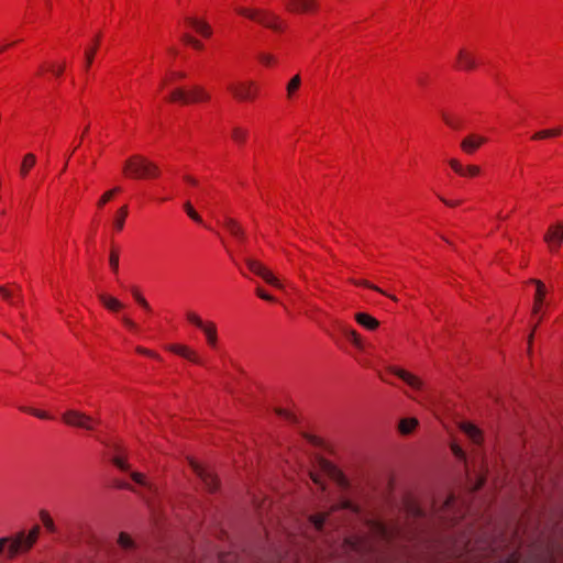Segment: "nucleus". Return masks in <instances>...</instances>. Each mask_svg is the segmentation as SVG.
<instances>
[{"label": "nucleus", "mask_w": 563, "mask_h": 563, "mask_svg": "<svg viewBox=\"0 0 563 563\" xmlns=\"http://www.w3.org/2000/svg\"><path fill=\"white\" fill-rule=\"evenodd\" d=\"M41 527L33 526L29 532L19 531L10 537L0 538V556L9 561L27 554L38 541Z\"/></svg>", "instance_id": "nucleus-1"}, {"label": "nucleus", "mask_w": 563, "mask_h": 563, "mask_svg": "<svg viewBox=\"0 0 563 563\" xmlns=\"http://www.w3.org/2000/svg\"><path fill=\"white\" fill-rule=\"evenodd\" d=\"M234 12L275 34H284L289 29L287 21L269 9L238 5L234 8Z\"/></svg>", "instance_id": "nucleus-2"}, {"label": "nucleus", "mask_w": 563, "mask_h": 563, "mask_svg": "<svg viewBox=\"0 0 563 563\" xmlns=\"http://www.w3.org/2000/svg\"><path fill=\"white\" fill-rule=\"evenodd\" d=\"M165 101L179 107L206 106L212 101L211 91L203 85L178 86L169 91Z\"/></svg>", "instance_id": "nucleus-3"}, {"label": "nucleus", "mask_w": 563, "mask_h": 563, "mask_svg": "<svg viewBox=\"0 0 563 563\" xmlns=\"http://www.w3.org/2000/svg\"><path fill=\"white\" fill-rule=\"evenodd\" d=\"M122 175L134 180H156L161 178L162 169L146 156L135 154L125 159Z\"/></svg>", "instance_id": "nucleus-4"}, {"label": "nucleus", "mask_w": 563, "mask_h": 563, "mask_svg": "<svg viewBox=\"0 0 563 563\" xmlns=\"http://www.w3.org/2000/svg\"><path fill=\"white\" fill-rule=\"evenodd\" d=\"M225 91L235 103L252 104L261 98L262 88L254 79H238L228 82Z\"/></svg>", "instance_id": "nucleus-5"}, {"label": "nucleus", "mask_w": 563, "mask_h": 563, "mask_svg": "<svg viewBox=\"0 0 563 563\" xmlns=\"http://www.w3.org/2000/svg\"><path fill=\"white\" fill-rule=\"evenodd\" d=\"M186 321L199 329L205 338L206 343L211 350H217L219 346V336L217 324L211 320H202V318L195 311L189 310L185 313Z\"/></svg>", "instance_id": "nucleus-6"}, {"label": "nucleus", "mask_w": 563, "mask_h": 563, "mask_svg": "<svg viewBox=\"0 0 563 563\" xmlns=\"http://www.w3.org/2000/svg\"><path fill=\"white\" fill-rule=\"evenodd\" d=\"M62 421L68 427L93 431L100 426V420L82 411L70 409L62 415Z\"/></svg>", "instance_id": "nucleus-7"}, {"label": "nucleus", "mask_w": 563, "mask_h": 563, "mask_svg": "<svg viewBox=\"0 0 563 563\" xmlns=\"http://www.w3.org/2000/svg\"><path fill=\"white\" fill-rule=\"evenodd\" d=\"M369 534L373 538L390 541L397 537L413 539L415 534L407 528H388L380 521L369 520L367 521Z\"/></svg>", "instance_id": "nucleus-8"}, {"label": "nucleus", "mask_w": 563, "mask_h": 563, "mask_svg": "<svg viewBox=\"0 0 563 563\" xmlns=\"http://www.w3.org/2000/svg\"><path fill=\"white\" fill-rule=\"evenodd\" d=\"M481 66L476 49L472 46H462L454 58L453 68L457 71L472 73Z\"/></svg>", "instance_id": "nucleus-9"}, {"label": "nucleus", "mask_w": 563, "mask_h": 563, "mask_svg": "<svg viewBox=\"0 0 563 563\" xmlns=\"http://www.w3.org/2000/svg\"><path fill=\"white\" fill-rule=\"evenodd\" d=\"M285 11L290 15L316 16L321 11L319 0H284Z\"/></svg>", "instance_id": "nucleus-10"}, {"label": "nucleus", "mask_w": 563, "mask_h": 563, "mask_svg": "<svg viewBox=\"0 0 563 563\" xmlns=\"http://www.w3.org/2000/svg\"><path fill=\"white\" fill-rule=\"evenodd\" d=\"M543 242L550 254H558L563 244V221H555L551 223L544 234Z\"/></svg>", "instance_id": "nucleus-11"}, {"label": "nucleus", "mask_w": 563, "mask_h": 563, "mask_svg": "<svg viewBox=\"0 0 563 563\" xmlns=\"http://www.w3.org/2000/svg\"><path fill=\"white\" fill-rule=\"evenodd\" d=\"M192 472L200 478L208 492H214L219 487L217 475L208 467H205L194 459H188Z\"/></svg>", "instance_id": "nucleus-12"}, {"label": "nucleus", "mask_w": 563, "mask_h": 563, "mask_svg": "<svg viewBox=\"0 0 563 563\" xmlns=\"http://www.w3.org/2000/svg\"><path fill=\"white\" fill-rule=\"evenodd\" d=\"M165 350L195 365H203V360L199 352L187 344L170 343L165 345Z\"/></svg>", "instance_id": "nucleus-13"}, {"label": "nucleus", "mask_w": 563, "mask_h": 563, "mask_svg": "<svg viewBox=\"0 0 563 563\" xmlns=\"http://www.w3.org/2000/svg\"><path fill=\"white\" fill-rule=\"evenodd\" d=\"M251 137V130L242 124H234L229 130V139L232 145L239 150L246 147Z\"/></svg>", "instance_id": "nucleus-14"}, {"label": "nucleus", "mask_w": 563, "mask_h": 563, "mask_svg": "<svg viewBox=\"0 0 563 563\" xmlns=\"http://www.w3.org/2000/svg\"><path fill=\"white\" fill-rule=\"evenodd\" d=\"M319 466L331 479H333L340 487L347 488L350 483L344 473L338 468L333 463L328 460H320Z\"/></svg>", "instance_id": "nucleus-15"}, {"label": "nucleus", "mask_w": 563, "mask_h": 563, "mask_svg": "<svg viewBox=\"0 0 563 563\" xmlns=\"http://www.w3.org/2000/svg\"><path fill=\"white\" fill-rule=\"evenodd\" d=\"M528 283L533 284L536 286V294H534L533 306H532V316H538L543 310L544 299L547 297L548 289H547L545 284L540 279L532 278Z\"/></svg>", "instance_id": "nucleus-16"}, {"label": "nucleus", "mask_w": 563, "mask_h": 563, "mask_svg": "<svg viewBox=\"0 0 563 563\" xmlns=\"http://www.w3.org/2000/svg\"><path fill=\"white\" fill-rule=\"evenodd\" d=\"M488 142L486 136L481 134H468L461 141V150L468 155L474 154L477 150H479L484 144Z\"/></svg>", "instance_id": "nucleus-17"}, {"label": "nucleus", "mask_w": 563, "mask_h": 563, "mask_svg": "<svg viewBox=\"0 0 563 563\" xmlns=\"http://www.w3.org/2000/svg\"><path fill=\"white\" fill-rule=\"evenodd\" d=\"M185 24L203 38H210L213 34L212 26L205 19L188 16L185 19Z\"/></svg>", "instance_id": "nucleus-18"}, {"label": "nucleus", "mask_w": 563, "mask_h": 563, "mask_svg": "<svg viewBox=\"0 0 563 563\" xmlns=\"http://www.w3.org/2000/svg\"><path fill=\"white\" fill-rule=\"evenodd\" d=\"M389 372L415 390H420L423 386L421 378L407 369L394 366L389 368Z\"/></svg>", "instance_id": "nucleus-19"}, {"label": "nucleus", "mask_w": 563, "mask_h": 563, "mask_svg": "<svg viewBox=\"0 0 563 563\" xmlns=\"http://www.w3.org/2000/svg\"><path fill=\"white\" fill-rule=\"evenodd\" d=\"M66 69L65 60H46L43 62L37 70V76H44L46 74L53 75L55 78L63 76Z\"/></svg>", "instance_id": "nucleus-20"}, {"label": "nucleus", "mask_w": 563, "mask_h": 563, "mask_svg": "<svg viewBox=\"0 0 563 563\" xmlns=\"http://www.w3.org/2000/svg\"><path fill=\"white\" fill-rule=\"evenodd\" d=\"M404 508L408 519H412L413 521L420 519L422 517V510L420 509L418 500L411 496L407 495L404 498Z\"/></svg>", "instance_id": "nucleus-21"}, {"label": "nucleus", "mask_w": 563, "mask_h": 563, "mask_svg": "<svg viewBox=\"0 0 563 563\" xmlns=\"http://www.w3.org/2000/svg\"><path fill=\"white\" fill-rule=\"evenodd\" d=\"M98 298L102 306L111 312H120L124 309V303L109 294H100Z\"/></svg>", "instance_id": "nucleus-22"}, {"label": "nucleus", "mask_w": 563, "mask_h": 563, "mask_svg": "<svg viewBox=\"0 0 563 563\" xmlns=\"http://www.w3.org/2000/svg\"><path fill=\"white\" fill-rule=\"evenodd\" d=\"M461 430L472 440L475 444H481L484 440L483 432L475 424L471 422H463Z\"/></svg>", "instance_id": "nucleus-23"}, {"label": "nucleus", "mask_w": 563, "mask_h": 563, "mask_svg": "<svg viewBox=\"0 0 563 563\" xmlns=\"http://www.w3.org/2000/svg\"><path fill=\"white\" fill-rule=\"evenodd\" d=\"M100 46V36L97 35L90 45L85 49V69L88 71L95 60L96 54Z\"/></svg>", "instance_id": "nucleus-24"}, {"label": "nucleus", "mask_w": 563, "mask_h": 563, "mask_svg": "<svg viewBox=\"0 0 563 563\" xmlns=\"http://www.w3.org/2000/svg\"><path fill=\"white\" fill-rule=\"evenodd\" d=\"M355 321L367 330L375 331L379 327V321L366 312H357Z\"/></svg>", "instance_id": "nucleus-25"}, {"label": "nucleus", "mask_w": 563, "mask_h": 563, "mask_svg": "<svg viewBox=\"0 0 563 563\" xmlns=\"http://www.w3.org/2000/svg\"><path fill=\"white\" fill-rule=\"evenodd\" d=\"M128 216H129L128 205H123L115 211V214H114V218L112 221V228L115 232H121L123 230Z\"/></svg>", "instance_id": "nucleus-26"}, {"label": "nucleus", "mask_w": 563, "mask_h": 563, "mask_svg": "<svg viewBox=\"0 0 563 563\" xmlns=\"http://www.w3.org/2000/svg\"><path fill=\"white\" fill-rule=\"evenodd\" d=\"M35 164H36V156L33 153L25 154L23 156L21 165H20V170H19L20 177L23 179L26 178L27 175L30 174L31 169L35 166Z\"/></svg>", "instance_id": "nucleus-27"}, {"label": "nucleus", "mask_w": 563, "mask_h": 563, "mask_svg": "<svg viewBox=\"0 0 563 563\" xmlns=\"http://www.w3.org/2000/svg\"><path fill=\"white\" fill-rule=\"evenodd\" d=\"M562 133H563V129L558 126V128H553V129H545V130L538 131L532 135L531 139L534 141H540V140H545V139H554V137L561 136Z\"/></svg>", "instance_id": "nucleus-28"}, {"label": "nucleus", "mask_w": 563, "mask_h": 563, "mask_svg": "<svg viewBox=\"0 0 563 563\" xmlns=\"http://www.w3.org/2000/svg\"><path fill=\"white\" fill-rule=\"evenodd\" d=\"M342 333L357 350L364 349L363 339L360 335V333L356 332V330L351 328H344L342 330Z\"/></svg>", "instance_id": "nucleus-29"}, {"label": "nucleus", "mask_w": 563, "mask_h": 563, "mask_svg": "<svg viewBox=\"0 0 563 563\" xmlns=\"http://www.w3.org/2000/svg\"><path fill=\"white\" fill-rule=\"evenodd\" d=\"M224 228L228 232L238 240L244 239V231L240 223L234 219H227L224 222Z\"/></svg>", "instance_id": "nucleus-30"}, {"label": "nucleus", "mask_w": 563, "mask_h": 563, "mask_svg": "<svg viewBox=\"0 0 563 563\" xmlns=\"http://www.w3.org/2000/svg\"><path fill=\"white\" fill-rule=\"evenodd\" d=\"M343 509H349V510H351L354 514H360V511H361L360 506L354 504V503H352L349 499H343V500L332 505L329 510L332 514V512H335V511H339V510H343Z\"/></svg>", "instance_id": "nucleus-31"}, {"label": "nucleus", "mask_w": 563, "mask_h": 563, "mask_svg": "<svg viewBox=\"0 0 563 563\" xmlns=\"http://www.w3.org/2000/svg\"><path fill=\"white\" fill-rule=\"evenodd\" d=\"M301 87V77L300 75H295L287 84L286 91H287V99L292 100L297 92L299 91Z\"/></svg>", "instance_id": "nucleus-32"}, {"label": "nucleus", "mask_w": 563, "mask_h": 563, "mask_svg": "<svg viewBox=\"0 0 563 563\" xmlns=\"http://www.w3.org/2000/svg\"><path fill=\"white\" fill-rule=\"evenodd\" d=\"M256 59L266 68H274L278 65V58L272 53L262 52L257 55Z\"/></svg>", "instance_id": "nucleus-33"}, {"label": "nucleus", "mask_w": 563, "mask_h": 563, "mask_svg": "<svg viewBox=\"0 0 563 563\" xmlns=\"http://www.w3.org/2000/svg\"><path fill=\"white\" fill-rule=\"evenodd\" d=\"M418 426L416 418H404L399 421L398 430L401 434H410Z\"/></svg>", "instance_id": "nucleus-34"}, {"label": "nucleus", "mask_w": 563, "mask_h": 563, "mask_svg": "<svg viewBox=\"0 0 563 563\" xmlns=\"http://www.w3.org/2000/svg\"><path fill=\"white\" fill-rule=\"evenodd\" d=\"M345 543L350 545L352 550L357 552L367 551V539L361 537H351L345 539Z\"/></svg>", "instance_id": "nucleus-35"}, {"label": "nucleus", "mask_w": 563, "mask_h": 563, "mask_svg": "<svg viewBox=\"0 0 563 563\" xmlns=\"http://www.w3.org/2000/svg\"><path fill=\"white\" fill-rule=\"evenodd\" d=\"M20 410L42 420H53L54 417L46 410L34 407H20Z\"/></svg>", "instance_id": "nucleus-36"}, {"label": "nucleus", "mask_w": 563, "mask_h": 563, "mask_svg": "<svg viewBox=\"0 0 563 563\" xmlns=\"http://www.w3.org/2000/svg\"><path fill=\"white\" fill-rule=\"evenodd\" d=\"M122 191L120 186L113 187L110 190H107L98 200L97 207L98 209H102L109 201H111L118 194Z\"/></svg>", "instance_id": "nucleus-37"}, {"label": "nucleus", "mask_w": 563, "mask_h": 563, "mask_svg": "<svg viewBox=\"0 0 563 563\" xmlns=\"http://www.w3.org/2000/svg\"><path fill=\"white\" fill-rule=\"evenodd\" d=\"M38 516H40L41 522L43 523L44 528L49 533L56 532V527H55L54 520L47 510L42 509L40 511Z\"/></svg>", "instance_id": "nucleus-38"}, {"label": "nucleus", "mask_w": 563, "mask_h": 563, "mask_svg": "<svg viewBox=\"0 0 563 563\" xmlns=\"http://www.w3.org/2000/svg\"><path fill=\"white\" fill-rule=\"evenodd\" d=\"M246 266L253 274L260 276L261 278L265 271L268 268L262 262L252 258L246 260Z\"/></svg>", "instance_id": "nucleus-39"}, {"label": "nucleus", "mask_w": 563, "mask_h": 563, "mask_svg": "<svg viewBox=\"0 0 563 563\" xmlns=\"http://www.w3.org/2000/svg\"><path fill=\"white\" fill-rule=\"evenodd\" d=\"M246 266L253 274L260 276L261 278L265 271L268 268L262 262L252 258L246 260Z\"/></svg>", "instance_id": "nucleus-40"}, {"label": "nucleus", "mask_w": 563, "mask_h": 563, "mask_svg": "<svg viewBox=\"0 0 563 563\" xmlns=\"http://www.w3.org/2000/svg\"><path fill=\"white\" fill-rule=\"evenodd\" d=\"M181 42L185 45L192 47L195 51L201 52L205 49V44L191 34H184L181 37Z\"/></svg>", "instance_id": "nucleus-41"}, {"label": "nucleus", "mask_w": 563, "mask_h": 563, "mask_svg": "<svg viewBox=\"0 0 563 563\" xmlns=\"http://www.w3.org/2000/svg\"><path fill=\"white\" fill-rule=\"evenodd\" d=\"M119 258L120 251L117 246H111L110 255H109V265L114 274L119 271Z\"/></svg>", "instance_id": "nucleus-42"}, {"label": "nucleus", "mask_w": 563, "mask_h": 563, "mask_svg": "<svg viewBox=\"0 0 563 563\" xmlns=\"http://www.w3.org/2000/svg\"><path fill=\"white\" fill-rule=\"evenodd\" d=\"M481 174H482V168L478 165L470 164V165L464 166L463 174L461 175V177L476 178V177L481 176Z\"/></svg>", "instance_id": "nucleus-43"}, {"label": "nucleus", "mask_w": 563, "mask_h": 563, "mask_svg": "<svg viewBox=\"0 0 563 563\" xmlns=\"http://www.w3.org/2000/svg\"><path fill=\"white\" fill-rule=\"evenodd\" d=\"M330 514H331L330 510L327 512L314 514V515L310 516L309 519L313 523V526L316 527L317 530H321L325 520L330 516Z\"/></svg>", "instance_id": "nucleus-44"}, {"label": "nucleus", "mask_w": 563, "mask_h": 563, "mask_svg": "<svg viewBox=\"0 0 563 563\" xmlns=\"http://www.w3.org/2000/svg\"><path fill=\"white\" fill-rule=\"evenodd\" d=\"M131 294L133 296V298L135 299V301L144 309L146 310L147 312H151V307L147 302V300L143 297V295L141 294L140 289L137 287H132L131 289Z\"/></svg>", "instance_id": "nucleus-45"}, {"label": "nucleus", "mask_w": 563, "mask_h": 563, "mask_svg": "<svg viewBox=\"0 0 563 563\" xmlns=\"http://www.w3.org/2000/svg\"><path fill=\"white\" fill-rule=\"evenodd\" d=\"M135 353L139 354V355L146 356L148 358L158 361V362L162 361L161 355L156 351L147 349V347H144V346H141V345H137L135 347Z\"/></svg>", "instance_id": "nucleus-46"}, {"label": "nucleus", "mask_w": 563, "mask_h": 563, "mask_svg": "<svg viewBox=\"0 0 563 563\" xmlns=\"http://www.w3.org/2000/svg\"><path fill=\"white\" fill-rule=\"evenodd\" d=\"M184 210L185 212L187 213V216L192 220L195 221L196 223H202V218L200 217V214L196 211V209L194 208V206L191 205L190 201H186L184 203Z\"/></svg>", "instance_id": "nucleus-47"}, {"label": "nucleus", "mask_w": 563, "mask_h": 563, "mask_svg": "<svg viewBox=\"0 0 563 563\" xmlns=\"http://www.w3.org/2000/svg\"><path fill=\"white\" fill-rule=\"evenodd\" d=\"M262 278L271 286L273 287H276L278 289H282L283 288V285L282 283L279 282V279L273 274V272L267 268L264 273V275L262 276Z\"/></svg>", "instance_id": "nucleus-48"}, {"label": "nucleus", "mask_w": 563, "mask_h": 563, "mask_svg": "<svg viewBox=\"0 0 563 563\" xmlns=\"http://www.w3.org/2000/svg\"><path fill=\"white\" fill-rule=\"evenodd\" d=\"M262 278L271 286L273 287H276L278 289H282L283 288V285L282 283L279 282V279L273 274V272L267 268L264 273V275L262 276Z\"/></svg>", "instance_id": "nucleus-49"}, {"label": "nucleus", "mask_w": 563, "mask_h": 563, "mask_svg": "<svg viewBox=\"0 0 563 563\" xmlns=\"http://www.w3.org/2000/svg\"><path fill=\"white\" fill-rule=\"evenodd\" d=\"M131 478L141 486L147 487L148 489L153 488V485L150 482H147L146 476L143 473L132 472Z\"/></svg>", "instance_id": "nucleus-50"}, {"label": "nucleus", "mask_w": 563, "mask_h": 563, "mask_svg": "<svg viewBox=\"0 0 563 563\" xmlns=\"http://www.w3.org/2000/svg\"><path fill=\"white\" fill-rule=\"evenodd\" d=\"M437 198L448 208L454 209L462 206L463 200L461 199H446L444 196L437 194Z\"/></svg>", "instance_id": "nucleus-51"}, {"label": "nucleus", "mask_w": 563, "mask_h": 563, "mask_svg": "<svg viewBox=\"0 0 563 563\" xmlns=\"http://www.w3.org/2000/svg\"><path fill=\"white\" fill-rule=\"evenodd\" d=\"M121 321H122L123 325L129 331H131L133 333H139L140 332V325L134 320H132L129 316H123L121 318Z\"/></svg>", "instance_id": "nucleus-52"}, {"label": "nucleus", "mask_w": 563, "mask_h": 563, "mask_svg": "<svg viewBox=\"0 0 563 563\" xmlns=\"http://www.w3.org/2000/svg\"><path fill=\"white\" fill-rule=\"evenodd\" d=\"M0 297L4 301L12 303L14 298V289L7 286H0Z\"/></svg>", "instance_id": "nucleus-53"}, {"label": "nucleus", "mask_w": 563, "mask_h": 563, "mask_svg": "<svg viewBox=\"0 0 563 563\" xmlns=\"http://www.w3.org/2000/svg\"><path fill=\"white\" fill-rule=\"evenodd\" d=\"M448 164L450 166V168L457 175L461 177V175L463 174V169H464V164H462V162L457 158H450L448 161Z\"/></svg>", "instance_id": "nucleus-54"}, {"label": "nucleus", "mask_w": 563, "mask_h": 563, "mask_svg": "<svg viewBox=\"0 0 563 563\" xmlns=\"http://www.w3.org/2000/svg\"><path fill=\"white\" fill-rule=\"evenodd\" d=\"M118 543L120 544L121 548L129 549L133 545V540L130 537V534L121 532L118 538Z\"/></svg>", "instance_id": "nucleus-55"}, {"label": "nucleus", "mask_w": 563, "mask_h": 563, "mask_svg": "<svg viewBox=\"0 0 563 563\" xmlns=\"http://www.w3.org/2000/svg\"><path fill=\"white\" fill-rule=\"evenodd\" d=\"M256 295L263 300H266L269 302H277L276 297L269 295L264 288H261V287L256 288Z\"/></svg>", "instance_id": "nucleus-56"}, {"label": "nucleus", "mask_w": 563, "mask_h": 563, "mask_svg": "<svg viewBox=\"0 0 563 563\" xmlns=\"http://www.w3.org/2000/svg\"><path fill=\"white\" fill-rule=\"evenodd\" d=\"M113 463L121 471H128L130 468L128 461L122 456H115Z\"/></svg>", "instance_id": "nucleus-57"}, {"label": "nucleus", "mask_w": 563, "mask_h": 563, "mask_svg": "<svg viewBox=\"0 0 563 563\" xmlns=\"http://www.w3.org/2000/svg\"><path fill=\"white\" fill-rule=\"evenodd\" d=\"M310 478L314 484L319 485L321 489L325 488L324 481L320 474L316 472H310Z\"/></svg>", "instance_id": "nucleus-58"}, {"label": "nucleus", "mask_w": 563, "mask_h": 563, "mask_svg": "<svg viewBox=\"0 0 563 563\" xmlns=\"http://www.w3.org/2000/svg\"><path fill=\"white\" fill-rule=\"evenodd\" d=\"M451 450L454 456H456L457 459H465V453L460 445L453 443L451 444Z\"/></svg>", "instance_id": "nucleus-59"}, {"label": "nucleus", "mask_w": 563, "mask_h": 563, "mask_svg": "<svg viewBox=\"0 0 563 563\" xmlns=\"http://www.w3.org/2000/svg\"><path fill=\"white\" fill-rule=\"evenodd\" d=\"M183 179L189 186H194L195 187L198 184L197 179L194 176H191V175H185Z\"/></svg>", "instance_id": "nucleus-60"}, {"label": "nucleus", "mask_w": 563, "mask_h": 563, "mask_svg": "<svg viewBox=\"0 0 563 563\" xmlns=\"http://www.w3.org/2000/svg\"><path fill=\"white\" fill-rule=\"evenodd\" d=\"M485 476L484 475H481L476 482V484L474 485V487L472 488V490H478L483 487V485L485 484Z\"/></svg>", "instance_id": "nucleus-61"}, {"label": "nucleus", "mask_w": 563, "mask_h": 563, "mask_svg": "<svg viewBox=\"0 0 563 563\" xmlns=\"http://www.w3.org/2000/svg\"><path fill=\"white\" fill-rule=\"evenodd\" d=\"M454 496H449L443 505V511H446L454 504Z\"/></svg>", "instance_id": "nucleus-62"}, {"label": "nucleus", "mask_w": 563, "mask_h": 563, "mask_svg": "<svg viewBox=\"0 0 563 563\" xmlns=\"http://www.w3.org/2000/svg\"><path fill=\"white\" fill-rule=\"evenodd\" d=\"M16 42L9 43L5 45H0V54L4 53L9 47L13 46Z\"/></svg>", "instance_id": "nucleus-63"}, {"label": "nucleus", "mask_w": 563, "mask_h": 563, "mask_svg": "<svg viewBox=\"0 0 563 563\" xmlns=\"http://www.w3.org/2000/svg\"><path fill=\"white\" fill-rule=\"evenodd\" d=\"M357 285L363 286V287H366V288H368V289H369V288H371L372 283H371V282H368V280H366V279H363V280H361L360 283H357Z\"/></svg>", "instance_id": "nucleus-64"}]
</instances>
